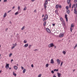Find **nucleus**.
Segmentation results:
<instances>
[{"mask_svg": "<svg viewBox=\"0 0 77 77\" xmlns=\"http://www.w3.org/2000/svg\"><path fill=\"white\" fill-rule=\"evenodd\" d=\"M59 70L58 69H54V71H56V72H57V71H58V70Z\"/></svg>", "mask_w": 77, "mask_h": 77, "instance_id": "4c0bfd02", "label": "nucleus"}, {"mask_svg": "<svg viewBox=\"0 0 77 77\" xmlns=\"http://www.w3.org/2000/svg\"><path fill=\"white\" fill-rule=\"evenodd\" d=\"M60 20L61 22L64 21V20H63V18L62 17L60 18Z\"/></svg>", "mask_w": 77, "mask_h": 77, "instance_id": "ddd939ff", "label": "nucleus"}, {"mask_svg": "<svg viewBox=\"0 0 77 77\" xmlns=\"http://www.w3.org/2000/svg\"><path fill=\"white\" fill-rule=\"evenodd\" d=\"M49 64H46V67H48V66H49Z\"/></svg>", "mask_w": 77, "mask_h": 77, "instance_id": "ea45409f", "label": "nucleus"}, {"mask_svg": "<svg viewBox=\"0 0 77 77\" xmlns=\"http://www.w3.org/2000/svg\"><path fill=\"white\" fill-rule=\"evenodd\" d=\"M74 27V24H71V27Z\"/></svg>", "mask_w": 77, "mask_h": 77, "instance_id": "cd10ccee", "label": "nucleus"}, {"mask_svg": "<svg viewBox=\"0 0 77 77\" xmlns=\"http://www.w3.org/2000/svg\"><path fill=\"white\" fill-rule=\"evenodd\" d=\"M11 11V10H9L8 11L7 13H9V12H10Z\"/></svg>", "mask_w": 77, "mask_h": 77, "instance_id": "a18cd8bd", "label": "nucleus"}, {"mask_svg": "<svg viewBox=\"0 0 77 77\" xmlns=\"http://www.w3.org/2000/svg\"><path fill=\"white\" fill-rule=\"evenodd\" d=\"M13 75H14V76H17V74L14 73V72H13Z\"/></svg>", "mask_w": 77, "mask_h": 77, "instance_id": "393cba45", "label": "nucleus"}, {"mask_svg": "<svg viewBox=\"0 0 77 77\" xmlns=\"http://www.w3.org/2000/svg\"><path fill=\"white\" fill-rule=\"evenodd\" d=\"M66 9L68 10L69 9V7L68 6H66Z\"/></svg>", "mask_w": 77, "mask_h": 77, "instance_id": "7c9ffc66", "label": "nucleus"}, {"mask_svg": "<svg viewBox=\"0 0 77 77\" xmlns=\"http://www.w3.org/2000/svg\"><path fill=\"white\" fill-rule=\"evenodd\" d=\"M57 74L58 77H60V76H61V74L59 73H57Z\"/></svg>", "mask_w": 77, "mask_h": 77, "instance_id": "2eb2a0df", "label": "nucleus"}, {"mask_svg": "<svg viewBox=\"0 0 77 77\" xmlns=\"http://www.w3.org/2000/svg\"><path fill=\"white\" fill-rule=\"evenodd\" d=\"M59 7L60 8H62V6L60 5H59Z\"/></svg>", "mask_w": 77, "mask_h": 77, "instance_id": "c9c22d12", "label": "nucleus"}, {"mask_svg": "<svg viewBox=\"0 0 77 77\" xmlns=\"http://www.w3.org/2000/svg\"><path fill=\"white\" fill-rule=\"evenodd\" d=\"M26 69H24L23 70V73H25V72H26Z\"/></svg>", "mask_w": 77, "mask_h": 77, "instance_id": "a878e982", "label": "nucleus"}, {"mask_svg": "<svg viewBox=\"0 0 77 77\" xmlns=\"http://www.w3.org/2000/svg\"><path fill=\"white\" fill-rule=\"evenodd\" d=\"M58 8H59V5L57 4L55 6V8L56 9H58Z\"/></svg>", "mask_w": 77, "mask_h": 77, "instance_id": "f3484780", "label": "nucleus"}, {"mask_svg": "<svg viewBox=\"0 0 77 77\" xmlns=\"http://www.w3.org/2000/svg\"><path fill=\"white\" fill-rule=\"evenodd\" d=\"M18 14V12H16L15 14V15H17Z\"/></svg>", "mask_w": 77, "mask_h": 77, "instance_id": "79ce46f5", "label": "nucleus"}, {"mask_svg": "<svg viewBox=\"0 0 77 77\" xmlns=\"http://www.w3.org/2000/svg\"><path fill=\"white\" fill-rule=\"evenodd\" d=\"M12 9H15V6H14L13 8H12Z\"/></svg>", "mask_w": 77, "mask_h": 77, "instance_id": "4d7b16f0", "label": "nucleus"}, {"mask_svg": "<svg viewBox=\"0 0 77 77\" xmlns=\"http://www.w3.org/2000/svg\"><path fill=\"white\" fill-rule=\"evenodd\" d=\"M9 64H7L5 66V68L6 69H8V68H9Z\"/></svg>", "mask_w": 77, "mask_h": 77, "instance_id": "6e6552de", "label": "nucleus"}, {"mask_svg": "<svg viewBox=\"0 0 77 77\" xmlns=\"http://www.w3.org/2000/svg\"><path fill=\"white\" fill-rule=\"evenodd\" d=\"M66 13L68 14H69V13H70V11L69 10H68L66 11Z\"/></svg>", "mask_w": 77, "mask_h": 77, "instance_id": "6ab92c4d", "label": "nucleus"}, {"mask_svg": "<svg viewBox=\"0 0 77 77\" xmlns=\"http://www.w3.org/2000/svg\"><path fill=\"white\" fill-rule=\"evenodd\" d=\"M12 61H13V60L12 59L11 60V62H12Z\"/></svg>", "mask_w": 77, "mask_h": 77, "instance_id": "774afa93", "label": "nucleus"}, {"mask_svg": "<svg viewBox=\"0 0 77 77\" xmlns=\"http://www.w3.org/2000/svg\"><path fill=\"white\" fill-rule=\"evenodd\" d=\"M25 27V26H23L21 29V30H24V28Z\"/></svg>", "mask_w": 77, "mask_h": 77, "instance_id": "2f4dec72", "label": "nucleus"}, {"mask_svg": "<svg viewBox=\"0 0 77 77\" xmlns=\"http://www.w3.org/2000/svg\"><path fill=\"white\" fill-rule=\"evenodd\" d=\"M31 47H32V45H29V46L28 47L29 48V49H30L31 48Z\"/></svg>", "mask_w": 77, "mask_h": 77, "instance_id": "bb28decb", "label": "nucleus"}, {"mask_svg": "<svg viewBox=\"0 0 77 77\" xmlns=\"http://www.w3.org/2000/svg\"><path fill=\"white\" fill-rule=\"evenodd\" d=\"M62 64H63V62H62L61 63V64H60V66H62Z\"/></svg>", "mask_w": 77, "mask_h": 77, "instance_id": "c03bdc74", "label": "nucleus"}, {"mask_svg": "<svg viewBox=\"0 0 77 77\" xmlns=\"http://www.w3.org/2000/svg\"><path fill=\"white\" fill-rule=\"evenodd\" d=\"M41 76H42V74H40L38 75V77H41Z\"/></svg>", "mask_w": 77, "mask_h": 77, "instance_id": "72a5a7b5", "label": "nucleus"}, {"mask_svg": "<svg viewBox=\"0 0 77 77\" xmlns=\"http://www.w3.org/2000/svg\"><path fill=\"white\" fill-rule=\"evenodd\" d=\"M14 69H16V70H17V69H18V67L15 66H14Z\"/></svg>", "mask_w": 77, "mask_h": 77, "instance_id": "4468645a", "label": "nucleus"}, {"mask_svg": "<svg viewBox=\"0 0 77 77\" xmlns=\"http://www.w3.org/2000/svg\"><path fill=\"white\" fill-rule=\"evenodd\" d=\"M64 34H63L62 33H60V35H59V37L60 38H62V37H63L64 36Z\"/></svg>", "mask_w": 77, "mask_h": 77, "instance_id": "0eeeda50", "label": "nucleus"}, {"mask_svg": "<svg viewBox=\"0 0 77 77\" xmlns=\"http://www.w3.org/2000/svg\"><path fill=\"white\" fill-rule=\"evenodd\" d=\"M1 72H2V70L0 71V74L1 73Z\"/></svg>", "mask_w": 77, "mask_h": 77, "instance_id": "338daca9", "label": "nucleus"}, {"mask_svg": "<svg viewBox=\"0 0 77 77\" xmlns=\"http://www.w3.org/2000/svg\"><path fill=\"white\" fill-rule=\"evenodd\" d=\"M44 14H43L42 16V17H44Z\"/></svg>", "mask_w": 77, "mask_h": 77, "instance_id": "e2e57ef3", "label": "nucleus"}, {"mask_svg": "<svg viewBox=\"0 0 77 77\" xmlns=\"http://www.w3.org/2000/svg\"><path fill=\"white\" fill-rule=\"evenodd\" d=\"M47 17V19H48V15L47 14H45V16L44 18H46Z\"/></svg>", "mask_w": 77, "mask_h": 77, "instance_id": "aec40b11", "label": "nucleus"}, {"mask_svg": "<svg viewBox=\"0 0 77 77\" xmlns=\"http://www.w3.org/2000/svg\"><path fill=\"white\" fill-rule=\"evenodd\" d=\"M51 73H53V74L54 73V72L53 70H52L51 71Z\"/></svg>", "mask_w": 77, "mask_h": 77, "instance_id": "09e8293b", "label": "nucleus"}, {"mask_svg": "<svg viewBox=\"0 0 77 77\" xmlns=\"http://www.w3.org/2000/svg\"><path fill=\"white\" fill-rule=\"evenodd\" d=\"M74 13L75 14H76V16L77 17V10H76V8H75L74 9Z\"/></svg>", "mask_w": 77, "mask_h": 77, "instance_id": "7ed1b4c3", "label": "nucleus"}, {"mask_svg": "<svg viewBox=\"0 0 77 77\" xmlns=\"http://www.w3.org/2000/svg\"><path fill=\"white\" fill-rule=\"evenodd\" d=\"M47 19H47V17H46V18H43V21H45V20H47Z\"/></svg>", "mask_w": 77, "mask_h": 77, "instance_id": "f8f14e48", "label": "nucleus"}, {"mask_svg": "<svg viewBox=\"0 0 77 77\" xmlns=\"http://www.w3.org/2000/svg\"><path fill=\"white\" fill-rule=\"evenodd\" d=\"M15 48V46H14L12 47L11 48V49H13V48Z\"/></svg>", "mask_w": 77, "mask_h": 77, "instance_id": "8fccbe9b", "label": "nucleus"}, {"mask_svg": "<svg viewBox=\"0 0 77 77\" xmlns=\"http://www.w3.org/2000/svg\"><path fill=\"white\" fill-rule=\"evenodd\" d=\"M54 46V44H53V43H51L48 45V47H49V48L53 47Z\"/></svg>", "mask_w": 77, "mask_h": 77, "instance_id": "f257e3e1", "label": "nucleus"}, {"mask_svg": "<svg viewBox=\"0 0 77 77\" xmlns=\"http://www.w3.org/2000/svg\"><path fill=\"white\" fill-rule=\"evenodd\" d=\"M63 53L64 54H66V52L65 51H63Z\"/></svg>", "mask_w": 77, "mask_h": 77, "instance_id": "c756f323", "label": "nucleus"}, {"mask_svg": "<svg viewBox=\"0 0 77 77\" xmlns=\"http://www.w3.org/2000/svg\"><path fill=\"white\" fill-rule=\"evenodd\" d=\"M7 15V14L6 13H5V14H4V15L3 16L4 18H5L6 17V16Z\"/></svg>", "mask_w": 77, "mask_h": 77, "instance_id": "a211bd4d", "label": "nucleus"}, {"mask_svg": "<svg viewBox=\"0 0 77 77\" xmlns=\"http://www.w3.org/2000/svg\"><path fill=\"white\" fill-rule=\"evenodd\" d=\"M55 14H57V15L58 14V12H57V10H56L55 11Z\"/></svg>", "mask_w": 77, "mask_h": 77, "instance_id": "5701e85b", "label": "nucleus"}, {"mask_svg": "<svg viewBox=\"0 0 77 77\" xmlns=\"http://www.w3.org/2000/svg\"><path fill=\"white\" fill-rule=\"evenodd\" d=\"M61 23L63 26V27H65V21L64 20L62 21L61 22Z\"/></svg>", "mask_w": 77, "mask_h": 77, "instance_id": "f03ea898", "label": "nucleus"}, {"mask_svg": "<svg viewBox=\"0 0 77 77\" xmlns=\"http://www.w3.org/2000/svg\"><path fill=\"white\" fill-rule=\"evenodd\" d=\"M53 77H56V76L55 75H54L53 76Z\"/></svg>", "mask_w": 77, "mask_h": 77, "instance_id": "052dcab7", "label": "nucleus"}, {"mask_svg": "<svg viewBox=\"0 0 77 77\" xmlns=\"http://www.w3.org/2000/svg\"><path fill=\"white\" fill-rule=\"evenodd\" d=\"M52 25L53 26H55V24H53Z\"/></svg>", "mask_w": 77, "mask_h": 77, "instance_id": "6e6d98bb", "label": "nucleus"}, {"mask_svg": "<svg viewBox=\"0 0 77 77\" xmlns=\"http://www.w3.org/2000/svg\"><path fill=\"white\" fill-rule=\"evenodd\" d=\"M77 47V43L76 44V45H75V46L74 47V49H75V48H76V47Z\"/></svg>", "mask_w": 77, "mask_h": 77, "instance_id": "f704fd0d", "label": "nucleus"}, {"mask_svg": "<svg viewBox=\"0 0 77 77\" xmlns=\"http://www.w3.org/2000/svg\"><path fill=\"white\" fill-rule=\"evenodd\" d=\"M75 69H73V72H74V71H75Z\"/></svg>", "mask_w": 77, "mask_h": 77, "instance_id": "680f3d73", "label": "nucleus"}, {"mask_svg": "<svg viewBox=\"0 0 77 77\" xmlns=\"http://www.w3.org/2000/svg\"><path fill=\"white\" fill-rule=\"evenodd\" d=\"M16 37L17 38H19L20 37V35H19V34L17 33L16 35Z\"/></svg>", "mask_w": 77, "mask_h": 77, "instance_id": "4be33fe9", "label": "nucleus"}, {"mask_svg": "<svg viewBox=\"0 0 77 77\" xmlns=\"http://www.w3.org/2000/svg\"><path fill=\"white\" fill-rule=\"evenodd\" d=\"M57 62L58 63V65H60V60L59 59H57Z\"/></svg>", "mask_w": 77, "mask_h": 77, "instance_id": "39448f33", "label": "nucleus"}, {"mask_svg": "<svg viewBox=\"0 0 77 77\" xmlns=\"http://www.w3.org/2000/svg\"><path fill=\"white\" fill-rule=\"evenodd\" d=\"M12 56V54H10L9 55V57H11V56Z\"/></svg>", "mask_w": 77, "mask_h": 77, "instance_id": "e433bc0d", "label": "nucleus"}, {"mask_svg": "<svg viewBox=\"0 0 77 77\" xmlns=\"http://www.w3.org/2000/svg\"><path fill=\"white\" fill-rule=\"evenodd\" d=\"M31 67H32V68H33V64L31 65Z\"/></svg>", "mask_w": 77, "mask_h": 77, "instance_id": "864d4df0", "label": "nucleus"}, {"mask_svg": "<svg viewBox=\"0 0 77 77\" xmlns=\"http://www.w3.org/2000/svg\"><path fill=\"white\" fill-rule=\"evenodd\" d=\"M54 47L55 48H56V46H54Z\"/></svg>", "mask_w": 77, "mask_h": 77, "instance_id": "0e129e2a", "label": "nucleus"}, {"mask_svg": "<svg viewBox=\"0 0 77 77\" xmlns=\"http://www.w3.org/2000/svg\"><path fill=\"white\" fill-rule=\"evenodd\" d=\"M4 2H7V0H4Z\"/></svg>", "mask_w": 77, "mask_h": 77, "instance_id": "3c124183", "label": "nucleus"}, {"mask_svg": "<svg viewBox=\"0 0 77 77\" xmlns=\"http://www.w3.org/2000/svg\"><path fill=\"white\" fill-rule=\"evenodd\" d=\"M13 45H14V46H15H15H17V43H15V44H13Z\"/></svg>", "mask_w": 77, "mask_h": 77, "instance_id": "473e14b6", "label": "nucleus"}, {"mask_svg": "<svg viewBox=\"0 0 77 77\" xmlns=\"http://www.w3.org/2000/svg\"><path fill=\"white\" fill-rule=\"evenodd\" d=\"M18 10H20V6H19L18 7Z\"/></svg>", "mask_w": 77, "mask_h": 77, "instance_id": "37998d69", "label": "nucleus"}, {"mask_svg": "<svg viewBox=\"0 0 77 77\" xmlns=\"http://www.w3.org/2000/svg\"><path fill=\"white\" fill-rule=\"evenodd\" d=\"M70 2H71V0H67V3L68 5H69V4H70L69 3H70Z\"/></svg>", "mask_w": 77, "mask_h": 77, "instance_id": "dca6fc26", "label": "nucleus"}, {"mask_svg": "<svg viewBox=\"0 0 77 77\" xmlns=\"http://www.w3.org/2000/svg\"><path fill=\"white\" fill-rule=\"evenodd\" d=\"M46 23H47V22L46 21H45L43 23V25L44 26H45V25H46Z\"/></svg>", "mask_w": 77, "mask_h": 77, "instance_id": "412c9836", "label": "nucleus"}, {"mask_svg": "<svg viewBox=\"0 0 77 77\" xmlns=\"http://www.w3.org/2000/svg\"><path fill=\"white\" fill-rule=\"evenodd\" d=\"M32 2H34L35 1V0H31Z\"/></svg>", "mask_w": 77, "mask_h": 77, "instance_id": "69168bd1", "label": "nucleus"}, {"mask_svg": "<svg viewBox=\"0 0 77 77\" xmlns=\"http://www.w3.org/2000/svg\"><path fill=\"white\" fill-rule=\"evenodd\" d=\"M73 8H74V5H72V9Z\"/></svg>", "mask_w": 77, "mask_h": 77, "instance_id": "13d9d810", "label": "nucleus"}, {"mask_svg": "<svg viewBox=\"0 0 77 77\" xmlns=\"http://www.w3.org/2000/svg\"><path fill=\"white\" fill-rule=\"evenodd\" d=\"M70 31L71 32H72V28H70Z\"/></svg>", "mask_w": 77, "mask_h": 77, "instance_id": "5fc2aeb1", "label": "nucleus"}, {"mask_svg": "<svg viewBox=\"0 0 77 77\" xmlns=\"http://www.w3.org/2000/svg\"><path fill=\"white\" fill-rule=\"evenodd\" d=\"M67 16H68V15L66 14L65 15V18H66V21H68V17H67Z\"/></svg>", "mask_w": 77, "mask_h": 77, "instance_id": "20e7f679", "label": "nucleus"}, {"mask_svg": "<svg viewBox=\"0 0 77 77\" xmlns=\"http://www.w3.org/2000/svg\"><path fill=\"white\" fill-rule=\"evenodd\" d=\"M34 12H36V10H35L34 11Z\"/></svg>", "mask_w": 77, "mask_h": 77, "instance_id": "bf43d9fd", "label": "nucleus"}, {"mask_svg": "<svg viewBox=\"0 0 77 77\" xmlns=\"http://www.w3.org/2000/svg\"><path fill=\"white\" fill-rule=\"evenodd\" d=\"M21 68H22V69L23 70V69H24V67H23V66H21Z\"/></svg>", "mask_w": 77, "mask_h": 77, "instance_id": "de8ad7c7", "label": "nucleus"}, {"mask_svg": "<svg viewBox=\"0 0 77 77\" xmlns=\"http://www.w3.org/2000/svg\"><path fill=\"white\" fill-rule=\"evenodd\" d=\"M77 0H74V2L75 3H77Z\"/></svg>", "mask_w": 77, "mask_h": 77, "instance_id": "58836bf2", "label": "nucleus"}, {"mask_svg": "<svg viewBox=\"0 0 77 77\" xmlns=\"http://www.w3.org/2000/svg\"><path fill=\"white\" fill-rule=\"evenodd\" d=\"M8 28L5 29L6 32H7V31L8 30Z\"/></svg>", "mask_w": 77, "mask_h": 77, "instance_id": "603ef678", "label": "nucleus"}, {"mask_svg": "<svg viewBox=\"0 0 77 77\" xmlns=\"http://www.w3.org/2000/svg\"><path fill=\"white\" fill-rule=\"evenodd\" d=\"M46 31L48 33H51V31H50V29L48 28H47L46 29Z\"/></svg>", "mask_w": 77, "mask_h": 77, "instance_id": "423d86ee", "label": "nucleus"}, {"mask_svg": "<svg viewBox=\"0 0 77 77\" xmlns=\"http://www.w3.org/2000/svg\"><path fill=\"white\" fill-rule=\"evenodd\" d=\"M26 9H27V7L26 6H25L24 8L23 9V10L24 11H26Z\"/></svg>", "mask_w": 77, "mask_h": 77, "instance_id": "b1692460", "label": "nucleus"}, {"mask_svg": "<svg viewBox=\"0 0 77 77\" xmlns=\"http://www.w3.org/2000/svg\"><path fill=\"white\" fill-rule=\"evenodd\" d=\"M23 42H24V44H26V43H27V40H24L23 41Z\"/></svg>", "mask_w": 77, "mask_h": 77, "instance_id": "c85d7f7f", "label": "nucleus"}, {"mask_svg": "<svg viewBox=\"0 0 77 77\" xmlns=\"http://www.w3.org/2000/svg\"><path fill=\"white\" fill-rule=\"evenodd\" d=\"M54 63V60H53V59H51V63H52V64H53Z\"/></svg>", "mask_w": 77, "mask_h": 77, "instance_id": "9d476101", "label": "nucleus"}, {"mask_svg": "<svg viewBox=\"0 0 77 77\" xmlns=\"http://www.w3.org/2000/svg\"><path fill=\"white\" fill-rule=\"evenodd\" d=\"M28 45H29V44H26L24 45V47H27Z\"/></svg>", "mask_w": 77, "mask_h": 77, "instance_id": "9b49d317", "label": "nucleus"}, {"mask_svg": "<svg viewBox=\"0 0 77 77\" xmlns=\"http://www.w3.org/2000/svg\"><path fill=\"white\" fill-rule=\"evenodd\" d=\"M73 5L74 8H77V6L76 4H73Z\"/></svg>", "mask_w": 77, "mask_h": 77, "instance_id": "1a4fd4ad", "label": "nucleus"}, {"mask_svg": "<svg viewBox=\"0 0 77 77\" xmlns=\"http://www.w3.org/2000/svg\"><path fill=\"white\" fill-rule=\"evenodd\" d=\"M69 8H71V3H70V4H69Z\"/></svg>", "mask_w": 77, "mask_h": 77, "instance_id": "a19ab883", "label": "nucleus"}, {"mask_svg": "<svg viewBox=\"0 0 77 77\" xmlns=\"http://www.w3.org/2000/svg\"><path fill=\"white\" fill-rule=\"evenodd\" d=\"M75 22H76V21H77V18L76 17L75 18Z\"/></svg>", "mask_w": 77, "mask_h": 77, "instance_id": "49530a36", "label": "nucleus"}]
</instances>
